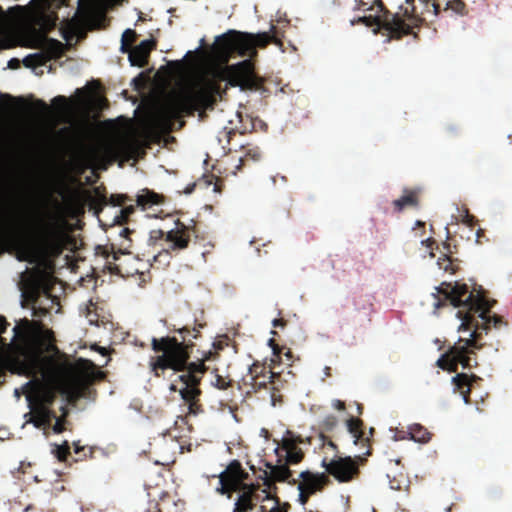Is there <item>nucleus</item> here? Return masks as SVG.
I'll return each mask as SVG.
<instances>
[{"instance_id": "5fc2aeb1", "label": "nucleus", "mask_w": 512, "mask_h": 512, "mask_svg": "<svg viewBox=\"0 0 512 512\" xmlns=\"http://www.w3.org/2000/svg\"><path fill=\"white\" fill-rule=\"evenodd\" d=\"M19 66V61L17 59H11L9 61V67L17 68Z\"/></svg>"}, {"instance_id": "680f3d73", "label": "nucleus", "mask_w": 512, "mask_h": 512, "mask_svg": "<svg viewBox=\"0 0 512 512\" xmlns=\"http://www.w3.org/2000/svg\"><path fill=\"white\" fill-rule=\"evenodd\" d=\"M417 227H421V228H424L425 227V223L422 222V221H416V224H415Z\"/></svg>"}, {"instance_id": "0eeeda50", "label": "nucleus", "mask_w": 512, "mask_h": 512, "mask_svg": "<svg viewBox=\"0 0 512 512\" xmlns=\"http://www.w3.org/2000/svg\"><path fill=\"white\" fill-rule=\"evenodd\" d=\"M347 430L354 438V444L361 446L365 449L362 455H357L354 458L347 456H336L335 458L327 461L323 459L322 467L325 468L328 475L332 476L339 483H349L359 478L360 469L359 464H363L366 459L364 456L371 454L370 438L364 431V423L361 419L350 417L346 421Z\"/></svg>"}, {"instance_id": "a19ab883", "label": "nucleus", "mask_w": 512, "mask_h": 512, "mask_svg": "<svg viewBox=\"0 0 512 512\" xmlns=\"http://www.w3.org/2000/svg\"><path fill=\"white\" fill-rule=\"evenodd\" d=\"M69 99L63 95H58L52 99V105L64 111L68 108Z\"/></svg>"}, {"instance_id": "6ab92c4d", "label": "nucleus", "mask_w": 512, "mask_h": 512, "mask_svg": "<svg viewBox=\"0 0 512 512\" xmlns=\"http://www.w3.org/2000/svg\"><path fill=\"white\" fill-rule=\"evenodd\" d=\"M34 48L40 49L42 53H46L52 60L62 56L64 45L59 40L43 35L36 40Z\"/></svg>"}, {"instance_id": "b1692460", "label": "nucleus", "mask_w": 512, "mask_h": 512, "mask_svg": "<svg viewBox=\"0 0 512 512\" xmlns=\"http://www.w3.org/2000/svg\"><path fill=\"white\" fill-rule=\"evenodd\" d=\"M392 205L394 207V211L397 213L403 211L407 207H418L419 191L415 189H404L402 196L394 200Z\"/></svg>"}, {"instance_id": "a878e982", "label": "nucleus", "mask_w": 512, "mask_h": 512, "mask_svg": "<svg viewBox=\"0 0 512 512\" xmlns=\"http://www.w3.org/2000/svg\"><path fill=\"white\" fill-rule=\"evenodd\" d=\"M51 60L50 56H47L46 53L38 52L34 54H29L23 59V64L28 68H36L40 66H44L47 62Z\"/></svg>"}, {"instance_id": "f257e3e1", "label": "nucleus", "mask_w": 512, "mask_h": 512, "mask_svg": "<svg viewBox=\"0 0 512 512\" xmlns=\"http://www.w3.org/2000/svg\"><path fill=\"white\" fill-rule=\"evenodd\" d=\"M228 86L260 90L263 80L254 74L250 60L226 66L215 77L202 79L168 96L158 113L160 123L170 130L174 122L184 116H194L198 112L203 118L207 110H213L217 102L222 100Z\"/></svg>"}, {"instance_id": "c756f323", "label": "nucleus", "mask_w": 512, "mask_h": 512, "mask_svg": "<svg viewBox=\"0 0 512 512\" xmlns=\"http://www.w3.org/2000/svg\"><path fill=\"white\" fill-rule=\"evenodd\" d=\"M268 370L269 368L266 366V363L260 364L259 361H256L249 367L248 374L244 379L248 380V382H254L256 379L261 378Z\"/></svg>"}, {"instance_id": "20e7f679", "label": "nucleus", "mask_w": 512, "mask_h": 512, "mask_svg": "<svg viewBox=\"0 0 512 512\" xmlns=\"http://www.w3.org/2000/svg\"><path fill=\"white\" fill-rule=\"evenodd\" d=\"M437 301L435 308L449 307L456 311L459 320H503L497 314L490 315L496 300L489 299L482 290H469L467 284L443 282L437 287Z\"/></svg>"}, {"instance_id": "0e129e2a", "label": "nucleus", "mask_w": 512, "mask_h": 512, "mask_svg": "<svg viewBox=\"0 0 512 512\" xmlns=\"http://www.w3.org/2000/svg\"><path fill=\"white\" fill-rule=\"evenodd\" d=\"M20 324H35V325H40L42 324L43 322L42 321H39V322H19Z\"/></svg>"}, {"instance_id": "473e14b6", "label": "nucleus", "mask_w": 512, "mask_h": 512, "mask_svg": "<svg viewBox=\"0 0 512 512\" xmlns=\"http://www.w3.org/2000/svg\"><path fill=\"white\" fill-rule=\"evenodd\" d=\"M52 453L60 462H66L71 455L68 441H64L62 445L54 444Z\"/></svg>"}, {"instance_id": "393cba45", "label": "nucleus", "mask_w": 512, "mask_h": 512, "mask_svg": "<svg viewBox=\"0 0 512 512\" xmlns=\"http://www.w3.org/2000/svg\"><path fill=\"white\" fill-rule=\"evenodd\" d=\"M246 35L250 36L249 41H251L252 45L249 48V55L254 51L255 47L264 48L271 42H277L275 37L270 34V32H262L258 34H250L246 33Z\"/></svg>"}, {"instance_id": "6e6d98bb", "label": "nucleus", "mask_w": 512, "mask_h": 512, "mask_svg": "<svg viewBox=\"0 0 512 512\" xmlns=\"http://www.w3.org/2000/svg\"><path fill=\"white\" fill-rule=\"evenodd\" d=\"M6 98L9 102H12V101H15L16 99L13 98L11 95L9 94H0V99H4Z\"/></svg>"}, {"instance_id": "f3484780", "label": "nucleus", "mask_w": 512, "mask_h": 512, "mask_svg": "<svg viewBox=\"0 0 512 512\" xmlns=\"http://www.w3.org/2000/svg\"><path fill=\"white\" fill-rule=\"evenodd\" d=\"M46 338H47V343H45L44 341H40V342L30 346L29 348H27L24 351L22 359L17 362L18 374L22 375L21 374V364L25 360V356L30 351H32L34 349H41L44 356H52V357H55V358L61 359V360L62 359L69 360L68 356L65 353L61 352L59 350V348L56 346V344H55L56 340H55L53 331H48Z\"/></svg>"}, {"instance_id": "39448f33", "label": "nucleus", "mask_w": 512, "mask_h": 512, "mask_svg": "<svg viewBox=\"0 0 512 512\" xmlns=\"http://www.w3.org/2000/svg\"><path fill=\"white\" fill-rule=\"evenodd\" d=\"M218 478V493L226 495L229 499L232 498L233 493H238L232 512H253L257 508L261 499L260 485L246 483L249 474L243 469L239 460H232Z\"/></svg>"}, {"instance_id": "72a5a7b5", "label": "nucleus", "mask_w": 512, "mask_h": 512, "mask_svg": "<svg viewBox=\"0 0 512 512\" xmlns=\"http://www.w3.org/2000/svg\"><path fill=\"white\" fill-rule=\"evenodd\" d=\"M437 264L439 265L440 269H443L445 272H449L451 274H454L457 269L458 265L454 263V260L445 254L443 257H440L437 261Z\"/></svg>"}, {"instance_id": "9b49d317", "label": "nucleus", "mask_w": 512, "mask_h": 512, "mask_svg": "<svg viewBox=\"0 0 512 512\" xmlns=\"http://www.w3.org/2000/svg\"><path fill=\"white\" fill-rule=\"evenodd\" d=\"M248 37L246 33L235 30H230L218 36L213 45L215 56L222 63H227L235 53L240 56L249 55V48L252 42L249 41Z\"/></svg>"}, {"instance_id": "79ce46f5", "label": "nucleus", "mask_w": 512, "mask_h": 512, "mask_svg": "<svg viewBox=\"0 0 512 512\" xmlns=\"http://www.w3.org/2000/svg\"><path fill=\"white\" fill-rule=\"evenodd\" d=\"M166 233L165 231L161 230V229H154V230H151L150 231V234H149V241L153 244V245H156L157 241L158 240H164L165 241V238H166Z\"/></svg>"}, {"instance_id": "e433bc0d", "label": "nucleus", "mask_w": 512, "mask_h": 512, "mask_svg": "<svg viewBox=\"0 0 512 512\" xmlns=\"http://www.w3.org/2000/svg\"><path fill=\"white\" fill-rule=\"evenodd\" d=\"M337 424H338L337 417L333 414H329L323 418L320 426L325 432H331L334 430V428L337 426Z\"/></svg>"}, {"instance_id": "603ef678", "label": "nucleus", "mask_w": 512, "mask_h": 512, "mask_svg": "<svg viewBox=\"0 0 512 512\" xmlns=\"http://www.w3.org/2000/svg\"><path fill=\"white\" fill-rule=\"evenodd\" d=\"M422 244H425L428 248H432L434 244H436V241L433 238H428L425 240H422Z\"/></svg>"}, {"instance_id": "bb28decb", "label": "nucleus", "mask_w": 512, "mask_h": 512, "mask_svg": "<svg viewBox=\"0 0 512 512\" xmlns=\"http://www.w3.org/2000/svg\"><path fill=\"white\" fill-rule=\"evenodd\" d=\"M170 249L167 246H164L161 250L153 258V265L158 268H165L169 266L173 256H176L173 251H169Z\"/></svg>"}, {"instance_id": "ea45409f", "label": "nucleus", "mask_w": 512, "mask_h": 512, "mask_svg": "<svg viewBox=\"0 0 512 512\" xmlns=\"http://www.w3.org/2000/svg\"><path fill=\"white\" fill-rule=\"evenodd\" d=\"M157 46V42L155 39H148L140 42L136 47L141 49L146 55L150 56L152 50H154Z\"/></svg>"}, {"instance_id": "dca6fc26", "label": "nucleus", "mask_w": 512, "mask_h": 512, "mask_svg": "<svg viewBox=\"0 0 512 512\" xmlns=\"http://www.w3.org/2000/svg\"><path fill=\"white\" fill-rule=\"evenodd\" d=\"M268 344L273 351L271 363L268 365L269 370L266 373H264L261 376V378L256 379L254 382H248V380L243 379L244 384L250 385L254 392H257L260 389L266 388L268 385L272 384L273 379L276 376V373L272 371V366L280 362V354L282 348L276 343V341L273 338L269 339Z\"/></svg>"}, {"instance_id": "5701e85b", "label": "nucleus", "mask_w": 512, "mask_h": 512, "mask_svg": "<svg viewBox=\"0 0 512 512\" xmlns=\"http://www.w3.org/2000/svg\"><path fill=\"white\" fill-rule=\"evenodd\" d=\"M404 435L399 436V439H410L418 443H428L431 440L432 434L421 424H412L407 427V431H400Z\"/></svg>"}, {"instance_id": "2eb2a0df", "label": "nucleus", "mask_w": 512, "mask_h": 512, "mask_svg": "<svg viewBox=\"0 0 512 512\" xmlns=\"http://www.w3.org/2000/svg\"><path fill=\"white\" fill-rule=\"evenodd\" d=\"M31 305L32 315L38 318L51 316L53 310L58 313L61 309L58 298L51 296L47 292L33 294L31 296Z\"/></svg>"}, {"instance_id": "ddd939ff", "label": "nucleus", "mask_w": 512, "mask_h": 512, "mask_svg": "<svg viewBox=\"0 0 512 512\" xmlns=\"http://www.w3.org/2000/svg\"><path fill=\"white\" fill-rule=\"evenodd\" d=\"M265 465L269 469V471L264 470L263 474L260 475L259 478L263 480V485L266 487L265 489L267 491L276 493V482L288 481L289 483H296L295 479L290 481L292 471L289 469L288 464L286 462L284 464L276 465L266 463Z\"/></svg>"}, {"instance_id": "1a4fd4ad", "label": "nucleus", "mask_w": 512, "mask_h": 512, "mask_svg": "<svg viewBox=\"0 0 512 512\" xmlns=\"http://www.w3.org/2000/svg\"><path fill=\"white\" fill-rule=\"evenodd\" d=\"M65 246V235L52 221L40 219L33 233L31 249L43 257L60 256Z\"/></svg>"}, {"instance_id": "a211bd4d", "label": "nucleus", "mask_w": 512, "mask_h": 512, "mask_svg": "<svg viewBox=\"0 0 512 512\" xmlns=\"http://www.w3.org/2000/svg\"><path fill=\"white\" fill-rule=\"evenodd\" d=\"M299 477L301 478V482L298 488L307 490V494H314L330 483V479L325 473L315 474L310 471H303L300 473Z\"/></svg>"}, {"instance_id": "9d476101", "label": "nucleus", "mask_w": 512, "mask_h": 512, "mask_svg": "<svg viewBox=\"0 0 512 512\" xmlns=\"http://www.w3.org/2000/svg\"><path fill=\"white\" fill-rule=\"evenodd\" d=\"M491 322H461L458 330L461 332H470L469 338H460L458 343L451 348L450 354L454 358L456 368L458 364H461L464 369L473 367L469 354L473 353L468 350L469 347L475 349H481L483 344L481 343L482 334H487L490 330Z\"/></svg>"}, {"instance_id": "338daca9", "label": "nucleus", "mask_w": 512, "mask_h": 512, "mask_svg": "<svg viewBox=\"0 0 512 512\" xmlns=\"http://www.w3.org/2000/svg\"><path fill=\"white\" fill-rule=\"evenodd\" d=\"M112 259L116 261L118 259V254L116 252H112Z\"/></svg>"}, {"instance_id": "c9c22d12", "label": "nucleus", "mask_w": 512, "mask_h": 512, "mask_svg": "<svg viewBox=\"0 0 512 512\" xmlns=\"http://www.w3.org/2000/svg\"><path fill=\"white\" fill-rule=\"evenodd\" d=\"M436 365L443 370H448L450 372H456V363L454 362L453 356L442 355L436 362Z\"/></svg>"}, {"instance_id": "6e6552de", "label": "nucleus", "mask_w": 512, "mask_h": 512, "mask_svg": "<svg viewBox=\"0 0 512 512\" xmlns=\"http://www.w3.org/2000/svg\"><path fill=\"white\" fill-rule=\"evenodd\" d=\"M215 355L217 353L208 352L198 364H192L187 373L178 376L179 381L183 384V387L179 389V393L188 405L189 414L197 415L204 411L200 403L202 391L199 386L202 376L207 371L204 362L210 360Z\"/></svg>"}, {"instance_id": "774afa93", "label": "nucleus", "mask_w": 512, "mask_h": 512, "mask_svg": "<svg viewBox=\"0 0 512 512\" xmlns=\"http://www.w3.org/2000/svg\"><path fill=\"white\" fill-rule=\"evenodd\" d=\"M109 270H111L112 272H115L116 270L118 271V267L115 266L114 268H112L111 263L109 262Z\"/></svg>"}, {"instance_id": "58836bf2", "label": "nucleus", "mask_w": 512, "mask_h": 512, "mask_svg": "<svg viewBox=\"0 0 512 512\" xmlns=\"http://www.w3.org/2000/svg\"><path fill=\"white\" fill-rule=\"evenodd\" d=\"M157 46V42L155 39H148L140 42L136 47L141 49L146 55L150 56L152 50H154Z\"/></svg>"}, {"instance_id": "69168bd1", "label": "nucleus", "mask_w": 512, "mask_h": 512, "mask_svg": "<svg viewBox=\"0 0 512 512\" xmlns=\"http://www.w3.org/2000/svg\"><path fill=\"white\" fill-rule=\"evenodd\" d=\"M74 446H75V453L78 454L80 452V450H82L83 448L82 447H79L78 444L74 443Z\"/></svg>"}, {"instance_id": "4be33fe9", "label": "nucleus", "mask_w": 512, "mask_h": 512, "mask_svg": "<svg viewBox=\"0 0 512 512\" xmlns=\"http://www.w3.org/2000/svg\"><path fill=\"white\" fill-rule=\"evenodd\" d=\"M165 202V196L154 192L148 188H143L136 196V204L142 209H148L155 205H162Z\"/></svg>"}, {"instance_id": "a18cd8bd", "label": "nucleus", "mask_w": 512, "mask_h": 512, "mask_svg": "<svg viewBox=\"0 0 512 512\" xmlns=\"http://www.w3.org/2000/svg\"><path fill=\"white\" fill-rule=\"evenodd\" d=\"M215 386L219 389H226L229 386V381L220 375L216 376Z\"/></svg>"}, {"instance_id": "412c9836", "label": "nucleus", "mask_w": 512, "mask_h": 512, "mask_svg": "<svg viewBox=\"0 0 512 512\" xmlns=\"http://www.w3.org/2000/svg\"><path fill=\"white\" fill-rule=\"evenodd\" d=\"M281 450L286 453L285 458L288 465L298 464L304 458V452L298 447L296 440L292 437L283 438Z\"/></svg>"}, {"instance_id": "09e8293b", "label": "nucleus", "mask_w": 512, "mask_h": 512, "mask_svg": "<svg viewBox=\"0 0 512 512\" xmlns=\"http://www.w3.org/2000/svg\"><path fill=\"white\" fill-rule=\"evenodd\" d=\"M299 493V501L302 505L306 504L312 494H307V490L303 488H298Z\"/></svg>"}, {"instance_id": "3c124183", "label": "nucleus", "mask_w": 512, "mask_h": 512, "mask_svg": "<svg viewBox=\"0 0 512 512\" xmlns=\"http://www.w3.org/2000/svg\"><path fill=\"white\" fill-rule=\"evenodd\" d=\"M333 407H334L335 409H337V410L342 411V410H345L346 405H345V402H343V401H341V400L336 399V400H334V401H333Z\"/></svg>"}, {"instance_id": "c03bdc74", "label": "nucleus", "mask_w": 512, "mask_h": 512, "mask_svg": "<svg viewBox=\"0 0 512 512\" xmlns=\"http://www.w3.org/2000/svg\"><path fill=\"white\" fill-rule=\"evenodd\" d=\"M134 212V206L130 205L120 210V216L117 218L119 219L120 223L126 222L128 217Z\"/></svg>"}, {"instance_id": "37998d69", "label": "nucleus", "mask_w": 512, "mask_h": 512, "mask_svg": "<svg viewBox=\"0 0 512 512\" xmlns=\"http://www.w3.org/2000/svg\"><path fill=\"white\" fill-rule=\"evenodd\" d=\"M129 200V197L127 195L118 194V195H111L109 202L113 206H121L126 203V201Z\"/></svg>"}, {"instance_id": "bf43d9fd", "label": "nucleus", "mask_w": 512, "mask_h": 512, "mask_svg": "<svg viewBox=\"0 0 512 512\" xmlns=\"http://www.w3.org/2000/svg\"><path fill=\"white\" fill-rule=\"evenodd\" d=\"M268 511H269V510H267L266 506H264V505H260V506L257 508V510H256V512H268Z\"/></svg>"}, {"instance_id": "7c9ffc66", "label": "nucleus", "mask_w": 512, "mask_h": 512, "mask_svg": "<svg viewBox=\"0 0 512 512\" xmlns=\"http://www.w3.org/2000/svg\"><path fill=\"white\" fill-rule=\"evenodd\" d=\"M137 39V34L132 29H126L121 38V47L120 50L122 53H128L133 47V43Z\"/></svg>"}, {"instance_id": "13d9d810", "label": "nucleus", "mask_w": 512, "mask_h": 512, "mask_svg": "<svg viewBox=\"0 0 512 512\" xmlns=\"http://www.w3.org/2000/svg\"><path fill=\"white\" fill-rule=\"evenodd\" d=\"M9 324V322H0V334L3 333L6 329V326Z\"/></svg>"}, {"instance_id": "2f4dec72", "label": "nucleus", "mask_w": 512, "mask_h": 512, "mask_svg": "<svg viewBox=\"0 0 512 512\" xmlns=\"http://www.w3.org/2000/svg\"><path fill=\"white\" fill-rule=\"evenodd\" d=\"M94 192L95 196L90 197V206L96 213H99L108 202L106 196L100 192L98 187L94 188Z\"/></svg>"}, {"instance_id": "cd10ccee", "label": "nucleus", "mask_w": 512, "mask_h": 512, "mask_svg": "<svg viewBox=\"0 0 512 512\" xmlns=\"http://www.w3.org/2000/svg\"><path fill=\"white\" fill-rule=\"evenodd\" d=\"M129 61L132 66L145 67L148 64L149 57L141 49L136 46L133 47L129 52Z\"/></svg>"}, {"instance_id": "864d4df0", "label": "nucleus", "mask_w": 512, "mask_h": 512, "mask_svg": "<svg viewBox=\"0 0 512 512\" xmlns=\"http://www.w3.org/2000/svg\"><path fill=\"white\" fill-rule=\"evenodd\" d=\"M131 232H132V231H131L130 229H128V228H123V229L121 230V232H120V235H121L122 237L127 238V237H128V235H129Z\"/></svg>"}, {"instance_id": "c85d7f7f", "label": "nucleus", "mask_w": 512, "mask_h": 512, "mask_svg": "<svg viewBox=\"0 0 512 512\" xmlns=\"http://www.w3.org/2000/svg\"><path fill=\"white\" fill-rule=\"evenodd\" d=\"M259 493L261 494V499L259 502H263L265 500H273L274 501V506L271 509H269L268 512H287L286 506H288V504L281 506L280 499L278 498V496L276 495L275 492L273 493V492L267 491L266 489H260Z\"/></svg>"}, {"instance_id": "4c0bfd02", "label": "nucleus", "mask_w": 512, "mask_h": 512, "mask_svg": "<svg viewBox=\"0 0 512 512\" xmlns=\"http://www.w3.org/2000/svg\"><path fill=\"white\" fill-rule=\"evenodd\" d=\"M235 135H236L235 129L224 128L222 131L219 132L218 140L220 143H223L225 141L226 145H223V148H226V146L230 145V141H231L232 137Z\"/></svg>"}, {"instance_id": "8fccbe9b", "label": "nucleus", "mask_w": 512, "mask_h": 512, "mask_svg": "<svg viewBox=\"0 0 512 512\" xmlns=\"http://www.w3.org/2000/svg\"><path fill=\"white\" fill-rule=\"evenodd\" d=\"M35 106H36L37 108L41 109L43 112H46V111H48V109H49V107H48V105L46 104V102H45V101H43V100H40V99H38V100H36V101H35Z\"/></svg>"}, {"instance_id": "4468645a", "label": "nucleus", "mask_w": 512, "mask_h": 512, "mask_svg": "<svg viewBox=\"0 0 512 512\" xmlns=\"http://www.w3.org/2000/svg\"><path fill=\"white\" fill-rule=\"evenodd\" d=\"M192 229L180 221L176 222V228L167 231L165 243L166 246L173 251L175 255H178L180 251L188 248L191 241Z\"/></svg>"}, {"instance_id": "49530a36", "label": "nucleus", "mask_w": 512, "mask_h": 512, "mask_svg": "<svg viewBox=\"0 0 512 512\" xmlns=\"http://www.w3.org/2000/svg\"><path fill=\"white\" fill-rule=\"evenodd\" d=\"M64 423V419L58 418L53 426V431L57 434L62 433L65 430Z\"/></svg>"}, {"instance_id": "de8ad7c7", "label": "nucleus", "mask_w": 512, "mask_h": 512, "mask_svg": "<svg viewBox=\"0 0 512 512\" xmlns=\"http://www.w3.org/2000/svg\"><path fill=\"white\" fill-rule=\"evenodd\" d=\"M463 222L468 226L473 227L477 223V219L473 215L469 214L468 210H466Z\"/></svg>"}, {"instance_id": "aec40b11", "label": "nucleus", "mask_w": 512, "mask_h": 512, "mask_svg": "<svg viewBox=\"0 0 512 512\" xmlns=\"http://www.w3.org/2000/svg\"><path fill=\"white\" fill-rule=\"evenodd\" d=\"M480 379L476 375H467L465 373H458L456 376L452 378V382L454 385V391L459 392L466 404L470 403V393L472 383L476 380Z\"/></svg>"}, {"instance_id": "4d7b16f0", "label": "nucleus", "mask_w": 512, "mask_h": 512, "mask_svg": "<svg viewBox=\"0 0 512 512\" xmlns=\"http://www.w3.org/2000/svg\"><path fill=\"white\" fill-rule=\"evenodd\" d=\"M476 235H477V242H478V243H481L480 238H481L482 236H484V231H483L482 229H478V231H477V234H476Z\"/></svg>"}, {"instance_id": "052dcab7", "label": "nucleus", "mask_w": 512, "mask_h": 512, "mask_svg": "<svg viewBox=\"0 0 512 512\" xmlns=\"http://www.w3.org/2000/svg\"><path fill=\"white\" fill-rule=\"evenodd\" d=\"M285 324H286V322H278V321L273 322L274 327H282L283 328L285 326Z\"/></svg>"}, {"instance_id": "7ed1b4c3", "label": "nucleus", "mask_w": 512, "mask_h": 512, "mask_svg": "<svg viewBox=\"0 0 512 512\" xmlns=\"http://www.w3.org/2000/svg\"><path fill=\"white\" fill-rule=\"evenodd\" d=\"M205 323H199V327H193L190 330L187 327L179 329L181 340L175 336L153 337L151 340V348L156 355L150 357L149 369L156 377H161L166 370L187 373L192 364L199 362H189L190 347L193 346L191 338H197L200 328Z\"/></svg>"}, {"instance_id": "f704fd0d", "label": "nucleus", "mask_w": 512, "mask_h": 512, "mask_svg": "<svg viewBox=\"0 0 512 512\" xmlns=\"http://www.w3.org/2000/svg\"><path fill=\"white\" fill-rule=\"evenodd\" d=\"M132 144L127 141H122L114 144L107 145L105 150L108 154L118 155L125 151L131 150Z\"/></svg>"}, {"instance_id": "423d86ee", "label": "nucleus", "mask_w": 512, "mask_h": 512, "mask_svg": "<svg viewBox=\"0 0 512 512\" xmlns=\"http://www.w3.org/2000/svg\"><path fill=\"white\" fill-rule=\"evenodd\" d=\"M374 14L363 16L359 21L367 26L377 25L378 28L387 31L390 38L400 39L409 35L412 29L418 26L421 17L416 12L414 0H406L404 5L399 7L397 13H391L386 9L381 0H376L367 9Z\"/></svg>"}, {"instance_id": "e2e57ef3", "label": "nucleus", "mask_w": 512, "mask_h": 512, "mask_svg": "<svg viewBox=\"0 0 512 512\" xmlns=\"http://www.w3.org/2000/svg\"><path fill=\"white\" fill-rule=\"evenodd\" d=\"M444 248L447 250V252H448L449 254H451V253H452V251L450 250V244H449V243H446V242H445V243H444Z\"/></svg>"}, {"instance_id": "f8f14e48", "label": "nucleus", "mask_w": 512, "mask_h": 512, "mask_svg": "<svg viewBox=\"0 0 512 512\" xmlns=\"http://www.w3.org/2000/svg\"><path fill=\"white\" fill-rule=\"evenodd\" d=\"M424 4L421 15L425 18L427 15L437 16L442 11H451L458 15L467 13L466 4L463 0H419Z\"/></svg>"}, {"instance_id": "f03ea898", "label": "nucleus", "mask_w": 512, "mask_h": 512, "mask_svg": "<svg viewBox=\"0 0 512 512\" xmlns=\"http://www.w3.org/2000/svg\"><path fill=\"white\" fill-rule=\"evenodd\" d=\"M94 369L90 360L80 358L72 364L67 359L44 356L41 349H34L21 364V374L31 378L21 387V393L31 404L45 387H56L69 402H75L85 395L93 380Z\"/></svg>"}]
</instances>
